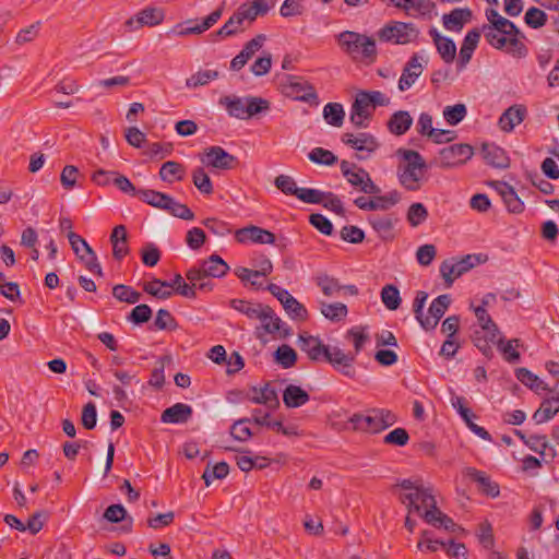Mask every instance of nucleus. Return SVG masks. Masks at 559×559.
<instances>
[{
    "label": "nucleus",
    "instance_id": "nucleus-49",
    "mask_svg": "<svg viewBox=\"0 0 559 559\" xmlns=\"http://www.w3.org/2000/svg\"><path fill=\"white\" fill-rule=\"evenodd\" d=\"M229 473V466L226 462H219L213 466H206L202 478L206 486H210L214 479H224Z\"/></svg>",
    "mask_w": 559,
    "mask_h": 559
},
{
    "label": "nucleus",
    "instance_id": "nucleus-36",
    "mask_svg": "<svg viewBox=\"0 0 559 559\" xmlns=\"http://www.w3.org/2000/svg\"><path fill=\"white\" fill-rule=\"evenodd\" d=\"M254 395L251 397V401L255 404H263L271 408H275L278 406V397L276 391L270 386V384H265L262 389H253Z\"/></svg>",
    "mask_w": 559,
    "mask_h": 559
},
{
    "label": "nucleus",
    "instance_id": "nucleus-30",
    "mask_svg": "<svg viewBox=\"0 0 559 559\" xmlns=\"http://www.w3.org/2000/svg\"><path fill=\"white\" fill-rule=\"evenodd\" d=\"M413 124V118L406 110L395 111L386 122L388 130L394 135L405 134Z\"/></svg>",
    "mask_w": 559,
    "mask_h": 559
},
{
    "label": "nucleus",
    "instance_id": "nucleus-39",
    "mask_svg": "<svg viewBox=\"0 0 559 559\" xmlns=\"http://www.w3.org/2000/svg\"><path fill=\"white\" fill-rule=\"evenodd\" d=\"M270 7L266 0H254L251 5L242 4L239 7L238 12L241 19L254 21L258 15H264L267 13Z\"/></svg>",
    "mask_w": 559,
    "mask_h": 559
},
{
    "label": "nucleus",
    "instance_id": "nucleus-51",
    "mask_svg": "<svg viewBox=\"0 0 559 559\" xmlns=\"http://www.w3.org/2000/svg\"><path fill=\"white\" fill-rule=\"evenodd\" d=\"M437 51L440 55L441 59L450 64L454 61L456 57V46L455 43L448 37H444L442 40L437 43L436 45Z\"/></svg>",
    "mask_w": 559,
    "mask_h": 559
},
{
    "label": "nucleus",
    "instance_id": "nucleus-62",
    "mask_svg": "<svg viewBox=\"0 0 559 559\" xmlns=\"http://www.w3.org/2000/svg\"><path fill=\"white\" fill-rule=\"evenodd\" d=\"M340 236L349 243H360L365 238V233L356 226L347 225L341 229Z\"/></svg>",
    "mask_w": 559,
    "mask_h": 559
},
{
    "label": "nucleus",
    "instance_id": "nucleus-14",
    "mask_svg": "<svg viewBox=\"0 0 559 559\" xmlns=\"http://www.w3.org/2000/svg\"><path fill=\"white\" fill-rule=\"evenodd\" d=\"M136 197L144 203L160 210H190L186 204L176 202L170 195L155 190L141 189Z\"/></svg>",
    "mask_w": 559,
    "mask_h": 559
},
{
    "label": "nucleus",
    "instance_id": "nucleus-27",
    "mask_svg": "<svg viewBox=\"0 0 559 559\" xmlns=\"http://www.w3.org/2000/svg\"><path fill=\"white\" fill-rule=\"evenodd\" d=\"M481 155L486 163L492 167L507 168L509 166V157L507 153L496 144H483Z\"/></svg>",
    "mask_w": 559,
    "mask_h": 559
},
{
    "label": "nucleus",
    "instance_id": "nucleus-60",
    "mask_svg": "<svg viewBox=\"0 0 559 559\" xmlns=\"http://www.w3.org/2000/svg\"><path fill=\"white\" fill-rule=\"evenodd\" d=\"M519 37H524L522 35H508L507 36V52L512 56L522 58L527 55V48L523 41Z\"/></svg>",
    "mask_w": 559,
    "mask_h": 559
},
{
    "label": "nucleus",
    "instance_id": "nucleus-56",
    "mask_svg": "<svg viewBox=\"0 0 559 559\" xmlns=\"http://www.w3.org/2000/svg\"><path fill=\"white\" fill-rule=\"evenodd\" d=\"M483 33L487 43L496 49H503L507 46V36L500 32L491 28L490 26H481L479 29Z\"/></svg>",
    "mask_w": 559,
    "mask_h": 559
},
{
    "label": "nucleus",
    "instance_id": "nucleus-28",
    "mask_svg": "<svg viewBox=\"0 0 559 559\" xmlns=\"http://www.w3.org/2000/svg\"><path fill=\"white\" fill-rule=\"evenodd\" d=\"M472 19V10L468 8H456L442 16L443 26L449 31L460 32L464 24Z\"/></svg>",
    "mask_w": 559,
    "mask_h": 559
},
{
    "label": "nucleus",
    "instance_id": "nucleus-12",
    "mask_svg": "<svg viewBox=\"0 0 559 559\" xmlns=\"http://www.w3.org/2000/svg\"><path fill=\"white\" fill-rule=\"evenodd\" d=\"M374 110L366 91H359L352 104L349 120L357 128H367Z\"/></svg>",
    "mask_w": 559,
    "mask_h": 559
},
{
    "label": "nucleus",
    "instance_id": "nucleus-48",
    "mask_svg": "<svg viewBox=\"0 0 559 559\" xmlns=\"http://www.w3.org/2000/svg\"><path fill=\"white\" fill-rule=\"evenodd\" d=\"M274 357L275 361L286 369L292 368L297 361V354L295 349L287 344L278 346Z\"/></svg>",
    "mask_w": 559,
    "mask_h": 559
},
{
    "label": "nucleus",
    "instance_id": "nucleus-52",
    "mask_svg": "<svg viewBox=\"0 0 559 559\" xmlns=\"http://www.w3.org/2000/svg\"><path fill=\"white\" fill-rule=\"evenodd\" d=\"M498 348L506 356V359L509 361H518L520 359V354L515 350V346H519V340L513 338L504 343L503 338L500 335L497 336L496 342Z\"/></svg>",
    "mask_w": 559,
    "mask_h": 559
},
{
    "label": "nucleus",
    "instance_id": "nucleus-47",
    "mask_svg": "<svg viewBox=\"0 0 559 559\" xmlns=\"http://www.w3.org/2000/svg\"><path fill=\"white\" fill-rule=\"evenodd\" d=\"M380 296L381 301L389 310H396L402 302L399 288L392 284L385 285Z\"/></svg>",
    "mask_w": 559,
    "mask_h": 559
},
{
    "label": "nucleus",
    "instance_id": "nucleus-1",
    "mask_svg": "<svg viewBox=\"0 0 559 559\" xmlns=\"http://www.w3.org/2000/svg\"><path fill=\"white\" fill-rule=\"evenodd\" d=\"M394 488L402 490L399 500L405 506L408 514L420 515L428 508H433L436 498L432 488L425 486L420 478L402 479L395 484Z\"/></svg>",
    "mask_w": 559,
    "mask_h": 559
},
{
    "label": "nucleus",
    "instance_id": "nucleus-10",
    "mask_svg": "<svg viewBox=\"0 0 559 559\" xmlns=\"http://www.w3.org/2000/svg\"><path fill=\"white\" fill-rule=\"evenodd\" d=\"M68 240L72 247L74 253L84 263L86 269L97 275H103L102 266L97 260V257L90 245L81 236L73 231L68 234Z\"/></svg>",
    "mask_w": 559,
    "mask_h": 559
},
{
    "label": "nucleus",
    "instance_id": "nucleus-19",
    "mask_svg": "<svg viewBox=\"0 0 559 559\" xmlns=\"http://www.w3.org/2000/svg\"><path fill=\"white\" fill-rule=\"evenodd\" d=\"M262 311L265 316L259 317L258 320L261 321L264 332L270 334L278 333L280 337H287L292 334L290 329L282 322L272 308L265 306Z\"/></svg>",
    "mask_w": 559,
    "mask_h": 559
},
{
    "label": "nucleus",
    "instance_id": "nucleus-61",
    "mask_svg": "<svg viewBox=\"0 0 559 559\" xmlns=\"http://www.w3.org/2000/svg\"><path fill=\"white\" fill-rule=\"evenodd\" d=\"M274 183L284 194L297 197L299 188L290 176L280 175L275 178Z\"/></svg>",
    "mask_w": 559,
    "mask_h": 559
},
{
    "label": "nucleus",
    "instance_id": "nucleus-43",
    "mask_svg": "<svg viewBox=\"0 0 559 559\" xmlns=\"http://www.w3.org/2000/svg\"><path fill=\"white\" fill-rule=\"evenodd\" d=\"M321 313L329 320L338 322L347 316V307L342 302H320Z\"/></svg>",
    "mask_w": 559,
    "mask_h": 559
},
{
    "label": "nucleus",
    "instance_id": "nucleus-64",
    "mask_svg": "<svg viewBox=\"0 0 559 559\" xmlns=\"http://www.w3.org/2000/svg\"><path fill=\"white\" fill-rule=\"evenodd\" d=\"M318 285L328 297L337 295L343 289V286H341L335 278L326 275L318 278Z\"/></svg>",
    "mask_w": 559,
    "mask_h": 559
},
{
    "label": "nucleus",
    "instance_id": "nucleus-42",
    "mask_svg": "<svg viewBox=\"0 0 559 559\" xmlns=\"http://www.w3.org/2000/svg\"><path fill=\"white\" fill-rule=\"evenodd\" d=\"M230 306L235 310L246 314L250 319H258L263 314L265 316V313L262 311L265 306L260 304H252L240 299H233L230 301Z\"/></svg>",
    "mask_w": 559,
    "mask_h": 559
},
{
    "label": "nucleus",
    "instance_id": "nucleus-63",
    "mask_svg": "<svg viewBox=\"0 0 559 559\" xmlns=\"http://www.w3.org/2000/svg\"><path fill=\"white\" fill-rule=\"evenodd\" d=\"M436 254L437 249L433 245H424L417 249L416 259L420 265L428 266L436 258Z\"/></svg>",
    "mask_w": 559,
    "mask_h": 559
},
{
    "label": "nucleus",
    "instance_id": "nucleus-38",
    "mask_svg": "<svg viewBox=\"0 0 559 559\" xmlns=\"http://www.w3.org/2000/svg\"><path fill=\"white\" fill-rule=\"evenodd\" d=\"M368 221L380 237H391L395 221L390 215L373 214Z\"/></svg>",
    "mask_w": 559,
    "mask_h": 559
},
{
    "label": "nucleus",
    "instance_id": "nucleus-34",
    "mask_svg": "<svg viewBox=\"0 0 559 559\" xmlns=\"http://www.w3.org/2000/svg\"><path fill=\"white\" fill-rule=\"evenodd\" d=\"M218 103L226 108L229 116L238 119H247L246 98L237 96H223L219 98Z\"/></svg>",
    "mask_w": 559,
    "mask_h": 559
},
{
    "label": "nucleus",
    "instance_id": "nucleus-58",
    "mask_svg": "<svg viewBox=\"0 0 559 559\" xmlns=\"http://www.w3.org/2000/svg\"><path fill=\"white\" fill-rule=\"evenodd\" d=\"M524 21L530 27L539 28L546 24L547 14L543 10L532 7L526 11Z\"/></svg>",
    "mask_w": 559,
    "mask_h": 559
},
{
    "label": "nucleus",
    "instance_id": "nucleus-37",
    "mask_svg": "<svg viewBox=\"0 0 559 559\" xmlns=\"http://www.w3.org/2000/svg\"><path fill=\"white\" fill-rule=\"evenodd\" d=\"M559 412L558 399L545 400L540 407L534 413L533 419L536 424H543L551 419Z\"/></svg>",
    "mask_w": 559,
    "mask_h": 559
},
{
    "label": "nucleus",
    "instance_id": "nucleus-33",
    "mask_svg": "<svg viewBox=\"0 0 559 559\" xmlns=\"http://www.w3.org/2000/svg\"><path fill=\"white\" fill-rule=\"evenodd\" d=\"M309 394L298 385L289 384L283 392V402L288 408H296L309 401Z\"/></svg>",
    "mask_w": 559,
    "mask_h": 559
},
{
    "label": "nucleus",
    "instance_id": "nucleus-29",
    "mask_svg": "<svg viewBox=\"0 0 559 559\" xmlns=\"http://www.w3.org/2000/svg\"><path fill=\"white\" fill-rule=\"evenodd\" d=\"M192 415V407L183 403H176L166 408L160 416L163 423L183 424L187 423Z\"/></svg>",
    "mask_w": 559,
    "mask_h": 559
},
{
    "label": "nucleus",
    "instance_id": "nucleus-5",
    "mask_svg": "<svg viewBox=\"0 0 559 559\" xmlns=\"http://www.w3.org/2000/svg\"><path fill=\"white\" fill-rule=\"evenodd\" d=\"M418 28L413 23L392 21L381 27L377 36L380 41L406 45L417 39Z\"/></svg>",
    "mask_w": 559,
    "mask_h": 559
},
{
    "label": "nucleus",
    "instance_id": "nucleus-11",
    "mask_svg": "<svg viewBox=\"0 0 559 559\" xmlns=\"http://www.w3.org/2000/svg\"><path fill=\"white\" fill-rule=\"evenodd\" d=\"M200 160L207 167L216 169H233L238 164L236 156L229 154L222 146H210L204 150L203 154L200 155Z\"/></svg>",
    "mask_w": 559,
    "mask_h": 559
},
{
    "label": "nucleus",
    "instance_id": "nucleus-16",
    "mask_svg": "<svg viewBox=\"0 0 559 559\" xmlns=\"http://www.w3.org/2000/svg\"><path fill=\"white\" fill-rule=\"evenodd\" d=\"M235 237L236 240L240 243H247L251 241L254 243L272 245L275 242V236L273 233L254 225H249L236 230Z\"/></svg>",
    "mask_w": 559,
    "mask_h": 559
},
{
    "label": "nucleus",
    "instance_id": "nucleus-32",
    "mask_svg": "<svg viewBox=\"0 0 559 559\" xmlns=\"http://www.w3.org/2000/svg\"><path fill=\"white\" fill-rule=\"evenodd\" d=\"M497 191L507 210H520L521 207L525 206V202L523 201L522 197H520L507 182H498Z\"/></svg>",
    "mask_w": 559,
    "mask_h": 559
},
{
    "label": "nucleus",
    "instance_id": "nucleus-22",
    "mask_svg": "<svg viewBox=\"0 0 559 559\" xmlns=\"http://www.w3.org/2000/svg\"><path fill=\"white\" fill-rule=\"evenodd\" d=\"M527 109L524 105H512L507 108L499 118L498 126L504 132H511L526 117Z\"/></svg>",
    "mask_w": 559,
    "mask_h": 559
},
{
    "label": "nucleus",
    "instance_id": "nucleus-53",
    "mask_svg": "<svg viewBox=\"0 0 559 559\" xmlns=\"http://www.w3.org/2000/svg\"><path fill=\"white\" fill-rule=\"evenodd\" d=\"M467 109L464 104H456L453 106H447L443 110V117L450 126H456L466 116Z\"/></svg>",
    "mask_w": 559,
    "mask_h": 559
},
{
    "label": "nucleus",
    "instance_id": "nucleus-23",
    "mask_svg": "<svg viewBox=\"0 0 559 559\" xmlns=\"http://www.w3.org/2000/svg\"><path fill=\"white\" fill-rule=\"evenodd\" d=\"M440 154L444 163L448 165H456L463 164L469 159L474 154V150L468 144H453L441 150Z\"/></svg>",
    "mask_w": 559,
    "mask_h": 559
},
{
    "label": "nucleus",
    "instance_id": "nucleus-15",
    "mask_svg": "<svg viewBox=\"0 0 559 559\" xmlns=\"http://www.w3.org/2000/svg\"><path fill=\"white\" fill-rule=\"evenodd\" d=\"M450 304L451 297L447 294L440 295L436 299H433L428 309L429 316L423 317L421 319L420 325L423 326V329L427 331L433 330L438 325L439 320L448 310Z\"/></svg>",
    "mask_w": 559,
    "mask_h": 559
},
{
    "label": "nucleus",
    "instance_id": "nucleus-44",
    "mask_svg": "<svg viewBox=\"0 0 559 559\" xmlns=\"http://www.w3.org/2000/svg\"><path fill=\"white\" fill-rule=\"evenodd\" d=\"M218 76L219 72L216 70H200L186 80V86L189 88L204 86Z\"/></svg>",
    "mask_w": 559,
    "mask_h": 559
},
{
    "label": "nucleus",
    "instance_id": "nucleus-20",
    "mask_svg": "<svg viewBox=\"0 0 559 559\" xmlns=\"http://www.w3.org/2000/svg\"><path fill=\"white\" fill-rule=\"evenodd\" d=\"M265 40V36L260 34L254 38L246 43L242 50L234 57L230 62V69L233 71L241 70L246 63L253 57V55L262 47Z\"/></svg>",
    "mask_w": 559,
    "mask_h": 559
},
{
    "label": "nucleus",
    "instance_id": "nucleus-54",
    "mask_svg": "<svg viewBox=\"0 0 559 559\" xmlns=\"http://www.w3.org/2000/svg\"><path fill=\"white\" fill-rule=\"evenodd\" d=\"M312 163L332 166L337 162V157L329 150L323 147H314L308 155Z\"/></svg>",
    "mask_w": 559,
    "mask_h": 559
},
{
    "label": "nucleus",
    "instance_id": "nucleus-9",
    "mask_svg": "<svg viewBox=\"0 0 559 559\" xmlns=\"http://www.w3.org/2000/svg\"><path fill=\"white\" fill-rule=\"evenodd\" d=\"M340 167L343 176L348 180V182L358 187L360 191L366 194L380 193V188L373 183L369 174L364 169L358 168L354 163L342 160Z\"/></svg>",
    "mask_w": 559,
    "mask_h": 559
},
{
    "label": "nucleus",
    "instance_id": "nucleus-35",
    "mask_svg": "<svg viewBox=\"0 0 559 559\" xmlns=\"http://www.w3.org/2000/svg\"><path fill=\"white\" fill-rule=\"evenodd\" d=\"M185 174H186L185 166L175 160H168V162L164 163L159 169L160 179L163 181L170 182V183L174 181L182 180Z\"/></svg>",
    "mask_w": 559,
    "mask_h": 559
},
{
    "label": "nucleus",
    "instance_id": "nucleus-17",
    "mask_svg": "<svg viewBox=\"0 0 559 559\" xmlns=\"http://www.w3.org/2000/svg\"><path fill=\"white\" fill-rule=\"evenodd\" d=\"M165 17L164 11L157 8H146L140 11L135 17H131L126 22L129 31L138 29L144 25L155 26L163 22Z\"/></svg>",
    "mask_w": 559,
    "mask_h": 559
},
{
    "label": "nucleus",
    "instance_id": "nucleus-6",
    "mask_svg": "<svg viewBox=\"0 0 559 559\" xmlns=\"http://www.w3.org/2000/svg\"><path fill=\"white\" fill-rule=\"evenodd\" d=\"M304 203L321 205L325 210H344L349 204L333 192H324L312 188H299L296 197Z\"/></svg>",
    "mask_w": 559,
    "mask_h": 559
},
{
    "label": "nucleus",
    "instance_id": "nucleus-31",
    "mask_svg": "<svg viewBox=\"0 0 559 559\" xmlns=\"http://www.w3.org/2000/svg\"><path fill=\"white\" fill-rule=\"evenodd\" d=\"M471 308L474 310L481 330L486 332L488 341L496 342L497 336L500 335V331L487 313V309H485L484 306L474 307L473 305H471Z\"/></svg>",
    "mask_w": 559,
    "mask_h": 559
},
{
    "label": "nucleus",
    "instance_id": "nucleus-46",
    "mask_svg": "<svg viewBox=\"0 0 559 559\" xmlns=\"http://www.w3.org/2000/svg\"><path fill=\"white\" fill-rule=\"evenodd\" d=\"M191 177L193 185L201 193L211 194L213 192L212 180L203 167L194 168Z\"/></svg>",
    "mask_w": 559,
    "mask_h": 559
},
{
    "label": "nucleus",
    "instance_id": "nucleus-18",
    "mask_svg": "<svg viewBox=\"0 0 559 559\" xmlns=\"http://www.w3.org/2000/svg\"><path fill=\"white\" fill-rule=\"evenodd\" d=\"M323 358H325V360H328L334 367L338 368L343 374L347 377L354 376V370L352 368V365L355 360L354 355L345 354L338 347L326 346V352L324 353Z\"/></svg>",
    "mask_w": 559,
    "mask_h": 559
},
{
    "label": "nucleus",
    "instance_id": "nucleus-2",
    "mask_svg": "<svg viewBox=\"0 0 559 559\" xmlns=\"http://www.w3.org/2000/svg\"><path fill=\"white\" fill-rule=\"evenodd\" d=\"M397 154L403 157L405 164L399 166V178L407 190L415 191L420 188L426 163L421 155L413 150L400 148Z\"/></svg>",
    "mask_w": 559,
    "mask_h": 559
},
{
    "label": "nucleus",
    "instance_id": "nucleus-4",
    "mask_svg": "<svg viewBox=\"0 0 559 559\" xmlns=\"http://www.w3.org/2000/svg\"><path fill=\"white\" fill-rule=\"evenodd\" d=\"M280 87L286 97L318 105V94L314 86L302 76L285 74L280 81Z\"/></svg>",
    "mask_w": 559,
    "mask_h": 559
},
{
    "label": "nucleus",
    "instance_id": "nucleus-45",
    "mask_svg": "<svg viewBox=\"0 0 559 559\" xmlns=\"http://www.w3.org/2000/svg\"><path fill=\"white\" fill-rule=\"evenodd\" d=\"M243 23L238 10L228 19V21L215 33L212 34L213 40L217 37H228L236 35L240 31V26Z\"/></svg>",
    "mask_w": 559,
    "mask_h": 559
},
{
    "label": "nucleus",
    "instance_id": "nucleus-40",
    "mask_svg": "<svg viewBox=\"0 0 559 559\" xmlns=\"http://www.w3.org/2000/svg\"><path fill=\"white\" fill-rule=\"evenodd\" d=\"M516 378L519 381H521L524 385L528 386L531 390H534L538 392L542 391H548L550 390L546 383H544L543 380H540L536 374L531 372L526 368H519L516 370Z\"/></svg>",
    "mask_w": 559,
    "mask_h": 559
},
{
    "label": "nucleus",
    "instance_id": "nucleus-41",
    "mask_svg": "<svg viewBox=\"0 0 559 559\" xmlns=\"http://www.w3.org/2000/svg\"><path fill=\"white\" fill-rule=\"evenodd\" d=\"M325 121L333 127H341L344 122L345 111L340 103H329L323 108Z\"/></svg>",
    "mask_w": 559,
    "mask_h": 559
},
{
    "label": "nucleus",
    "instance_id": "nucleus-24",
    "mask_svg": "<svg viewBox=\"0 0 559 559\" xmlns=\"http://www.w3.org/2000/svg\"><path fill=\"white\" fill-rule=\"evenodd\" d=\"M423 70L424 68L419 62L418 55L414 53L403 69L402 75L399 80V90L402 92L408 90L423 73Z\"/></svg>",
    "mask_w": 559,
    "mask_h": 559
},
{
    "label": "nucleus",
    "instance_id": "nucleus-50",
    "mask_svg": "<svg viewBox=\"0 0 559 559\" xmlns=\"http://www.w3.org/2000/svg\"><path fill=\"white\" fill-rule=\"evenodd\" d=\"M170 362H171L170 356H163L156 361V365L151 374V379L148 381L150 385H152L156 389H160L163 386V384L165 382V376H164L165 367L167 365H169Z\"/></svg>",
    "mask_w": 559,
    "mask_h": 559
},
{
    "label": "nucleus",
    "instance_id": "nucleus-8",
    "mask_svg": "<svg viewBox=\"0 0 559 559\" xmlns=\"http://www.w3.org/2000/svg\"><path fill=\"white\" fill-rule=\"evenodd\" d=\"M229 266L218 255L213 254L209 260L204 261L199 269H190L186 276L187 280L193 285H197L198 281L204 280L205 277H222L224 276Z\"/></svg>",
    "mask_w": 559,
    "mask_h": 559
},
{
    "label": "nucleus",
    "instance_id": "nucleus-21",
    "mask_svg": "<svg viewBox=\"0 0 559 559\" xmlns=\"http://www.w3.org/2000/svg\"><path fill=\"white\" fill-rule=\"evenodd\" d=\"M480 39L479 28H473L465 35L457 59V69L463 70L471 61Z\"/></svg>",
    "mask_w": 559,
    "mask_h": 559
},
{
    "label": "nucleus",
    "instance_id": "nucleus-7",
    "mask_svg": "<svg viewBox=\"0 0 559 559\" xmlns=\"http://www.w3.org/2000/svg\"><path fill=\"white\" fill-rule=\"evenodd\" d=\"M480 262V257L476 254H467L459 260L449 259L441 263L440 273L447 286H451L456 278L478 265Z\"/></svg>",
    "mask_w": 559,
    "mask_h": 559
},
{
    "label": "nucleus",
    "instance_id": "nucleus-3",
    "mask_svg": "<svg viewBox=\"0 0 559 559\" xmlns=\"http://www.w3.org/2000/svg\"><path fill=\"white\" fill-rule=\"evenodd\" d=\"M337 43L353 59L362 58L373 61L377 57L376 41L367 35L344 31L337 35Z\"/></svg>",
    "mask_w": 559,
    "mask_h": 559
},
{
    "label": "nucleus",
    "instance_id": "nucleus-57",
    "mask_svg": "<svg viewBox=\"0 0 559 559\" xmlns=\"http://www.w3.org/2000/svg\"><path fill=\"white\" fill-rule=\"evenodd\" d=\"M283 307L292 319H294V320H306L307 319L306 308L295 297L292 296L287 300H284Z\"/></svg>",
    "mask_w": 559,
    "mask_h": 559
},
{
    "label": "nucleus",
    "instance_id": "nucleus-25",
    "mask_svg": "<svg viewBox=\"0 0 559 559\" xmlns=\"http://www.w3.org/2000/svg\"><path fill=\"white\" fill-rule=\"evenodd\" d=\"M298 346L312 361H318L323 358L324 353L326 352V346L322 344L321 340L312 335L300 334L298 338Z\"/></svg>",
    "mask_w": 559,
    "mask_h": 559
},
{
    "label": "nucleus",
    "instance_id": "nucleus-13",
    "mask_svg": "<svg viewBox=\"0 0 559 559\" xmlns=\"http://www.w3.org/2000/svg\"><path fill=\"white\" fill-rule=\"evenodd\" d=\"M400 199V192L393 190L383 195H379V193L369 194L368 197L361 195L353 199V203L360 210H386L397 204Z\"/></svg>",
    "mask_w": 559,
    "mask_h": 559
},
{
    "label": "nucleus",
    "instance_id": "nucleus-26",
    "mask_svg": "<svg viewBox=\"0 0 559 559\" xmlns=\"http://www.w3.org/2000/svg\"><path fill=\"white\" fill-rule=\"evenodd\" d=\"M223 8H218L214 10L210 15H207L202 23H195L193 20H188L185 24H194L193 26L182 27V25H178L180 27L178 31L179 36H187L191 34H201L212 27L222 16Z\"/></svg>",
    "mask_w": 559,
    "mask_h": 559
},
{
    "label": "nucleus",
    "instance_id": "nucleus-59",
    "mask_svg": "<svg viewBox=\"0 0 559 559\" xmlns=\"http://www.w3.org/2000/svg\"><path fill=\"white\" fill-rule=\"evenodd\" d=\"M246 102H247V119L251 118L255 115H259L263 111H266L270 108V103L266 99L261 98V97L249 96V97H246Z\"/></svg>",
    "mask_w": 559,
    "mask_h": 559
},
{
    "label": "nucleus",
    "instance_id": "nucleus-55",
    "mask_svg": "<svg viewBox=\"0 0 559 559\" xmlns=\"http://www.w3.org/2000/svg\"><path fill=\"white\" fill-rule=\"evenodd\" d=\"M112 295L120 301L128 304H136L140 300V293L133 290L131 287L118 284L112 288Z\"/></svg>",
    "mask_w": 559,
    "mask_h": 559
}]
</instances>
